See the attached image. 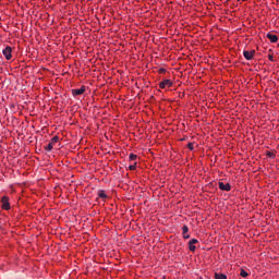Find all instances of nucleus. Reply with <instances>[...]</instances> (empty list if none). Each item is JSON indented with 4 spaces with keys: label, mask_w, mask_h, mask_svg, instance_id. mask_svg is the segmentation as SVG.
Listing matches in <instances>:
<instances>
[{
    "label": "nucleus",
    "mask_w": 279,
    "mask_h": 279,
    "mask_svg": "<svg viewBox=\"0 0 279 279\" xmlns=\"http://www.w3.org/2000/svg\"><path fill=\"white\" fill-rule=\"evenodd\" d=\"M1 208L3 210H10V197L8 196H2L1 198Z\"/></svg>",
    "instance_id": "f257e3e1"
},
{
    "label": "nucleus",
    "mask_w": 279,
    "mask_h": 279,
    "mask_svg": "<svg viewBox=\"0 0 279 279\" xmlns=\"http://www.w3.org/2000/svg\"><path fill=\"white\" fill-rule=\"evenodd\" d=\"M58 141H60V137L53 136L51 138L50 143L47 146H45L46 151H51V149H53V145H56V143H58Z\"/></svg>",
    "instance_id": "f03ea898"
},
{
    "label": "nucleus",
    "mask_w": 279,
    "mask_h": 279,
    "mask_svg": "<svg viewBox=\"0 0 279 279\" xmlns=\"http://www.w3.org/2000/svg\"><path fill=\"white\" fill-rule=\"evenodd\" d=\"M173 86V82L169 78H166L159 83V88H171Z\"/></svg>",
    "instance_id": "7ed1b4c3"
},
{
    "label": "nucleus",
    "mask_w": 279,
    "mask_h": 279,
    "mask_svg": "<svg viewBox=\"0 0 279 279\" xmlns=\"http://www.w3.org/2000/svg\"><path fill=\"white\" fill-rule=\"evenodd\" d=\"M2 53L7 60H12V47H5V49L2 50Z\"/></svg>",
    "instance_id": "20e7f679"
},
{
    "label": "nucleus",
    "mask_w": 279,
    "mask_h": 279,
    "mask_svg": "<svg viewBox=\"0 0 279 279\" xmlns=\"http://www.w3.org/2000/svg\"><path fill=\"white\" fill-rule=\"evenodd\" d=\"M84 93H86V86H82L78 89H72V95L74 97H77L78 95H84Z\"/></svg>",
    "instance_id": "39448f33"
},
{
    "label": "nucleus",
    "mask_w": 279,
    "mask_h": 279,
    "mask_svg": "<svg viewBox=\"0 0 279 279\" xmlns=\"http://www.w3.org/2000/svg\"><path fill=\"white\" fill-rule=\"evenodd\" d=\"M254 53H256V50H251V51L244 50L243 51V56H244L245 60H252V58H254Z\"/></svg>",
    "instance_id": "423d86ee"
},
{
    "label": "nucleus",
    "mask_w": 279,
    "mask_h": 279,
    "mask_svg": "<svg viewBox=\"0 0 279 279\" xmlns=\"http://www.w3.org/2000/svg\"><path fill=\"white\" fill-rule=\"evenodd\" d=\"M218 186H219L220 191H230L232 189L230 183H223V182H219Z\"/></svg>",
    "instance_id": "0eeeda50"
},
{
    "label": "nucleus",
    "mask_w": 279,
    "mask_h": 279,
    "mask_svg": "<svg viewBox=\"0 0 279 279\" xmlns=\"http://www.w3.org/2000/svg\"><path fill=\"white\" fill-rule=\"evenodd\" d=\"M182 234L183 239H191V235L189 234V226L184 225L182 227Z\"/></svg>",
    "instance_id": "6e6552de"
},
{
    "label": "nucleus",
    "mask_w": 279,
    "mask_h": 279,
    "mask_svg": "<svg viewBox=\"0 0 279 279\" xmlns=\"http://www.w3.org/2000/svg\"><path fill=\"white\" fill-rule=\"evenodd\" d=\"M266 38H268V40H270V43H278V35H274L271 33H268L266 35Z\"/></svg>",
    "instance_id": "1a4fd4ad"
},
{
    "label": "nucleus",
    "mask_w": 279,
    "mask_h": 279,
    "mask_svg": "<svg viewBox=\"0 0 279 279\" xmlns=\"http://www.w3.org/2000/svg\"><path fill=\"white\" fill-rule=\"evenodd\" d=\"M98 197H100V199H107L108 195L106 194V191L99 190L98 191Z\"/></svg>",
    "instance_id": "9d476101"
},
{
    "label": "nucleus",
    "mask_w": 279,
    "mask_h": 279,
    "mask_svg": "<svg viewBox=\"0 0 279 279\" xmlns=\"http://www.w3.org/2000/svg\"><path fill=\"white\" fill-rule=\"evenodd\" d=\"M215 279H228V276H226L225 274L216 272L215 274Z\"/></svg>",
    "instance_id": "9b49d317"
},
{
    "label": "nucleus",
    "mask_w": 279,
    "mask_h": 279,
    "mask_svg": "<svg viewBox=\"0 0 279 279\" xmlns=\"http://www.w3.org/2000/svg\"><path fill=\"white\" fill-rule=\"evenodd\" d=\"M240 276H241L242 278H247V276H250V274H247V271H245V269H241Z\"/></svg>",
    "instance_id": "f8f14e48"
},
{
    "label": "nucleus",
    "mask_w": 279,
    "mask_h": 279,
    "mask_svg": "<svg viewBox=\"0 0 279 279\" xmlns=\"http://www.w3.org/2000/svg\"><path fill=\"white\" fill-rule=\"evenodd\" d=\"M197 243H199V241L197 239H192L189 241V245H195Z\"/></svg>",
    "instance_id": "ddd939ff"
},
{
    "label": "nucleus",
    "mask_w": 279,
    "mask_h": 279,
    "mask_svg": "<svg viewBox=\"0 0 279 279\" xmlns=\"http://www.w3.org/2000/svg\"><path fill=\"white\" fill-rule=\"evenodd\" d=\"M189 250H190V252H195V250H197V247L195 246V244H189Z\"/></svg>",
    "instance_id": "4468645a"
},
{
    "label": "nucleus",
    "mask_w": 279,
    "mask_h": 279,
    "mask_svg": "<svg viewBox=\"0 0 279 279\" xmlns=\"http://www.w3.org/2000/svg\"><path fill=\"white\" fill-rule=\"evenodd\" d=\"M129 158H130V160H136L137 156L134 155V154H131V155L129 156Z\"/></svg>",
    "instance_id": "2eb2a0df"
},
{
    "label": "nucleus",
    "mask_w": 279,
    "mask_h": 279,
    "mask_svg": "<svg viewBox=\"0 0 279 279\" xmlns=\"http://www.w3.org/2000/svg\"><path fill=\"white\" fill-rule=\"evenodd\" d=\"M159 73L162 75V74L167 73V70L165 68H160Z\"/></svg>",
    "instance_id": "dca6fc26"
},
{
    "label": "nucleus",
    "mask_w": 279,
    "mask_h": 279,
    "mask_svg": "<svg viewBox=\"0 0 279 279\" xmlns=\"http://www.w3.org/2000/svg\"><path fill=\"white\" fill-rule=\"evenodd\" d=\"M187 148H189L190 151H193V143H189Z\"/></svg>",
    "instance_id": "f3484780"
},
{
    "label": "nucleus",
    "mask_w": 279,
    "mask_h": 279,
    "mask_svg": "<svg viewBox=\"0 0 279 279\" xmlns=\"http://www.w3.org/2000/svg\"><path fill=\"white\" fill-rule=\"evenodd\" d=\"M130 171H134L136 169V163L129 167Z\"/></svg>",
    "instance_id": "a211bd4d"
},
{
    "label": "nucleus",
    "mask_w": 279,
    "mask_h": 279,
    "mask_svg": "<svg viewBox=\"0 0 279 279\" xmlns=\"http://www.w3.org/2000/svg\"><path fill=\"white\" fill-rule=\"evenodd\" d=\"M269 158H276V155L274 153H268Z\"/></svg>",
    "instance_id": "6ab92c4d"
},
{
    "label": "nucleus",
    "mask_w": 279,
    "mask_h": 279,
    "mask_svg": "<svg viewBox=\"0 0 279 279\" xmlns=\"http://www.w3.org/2000/svg\"><path fill=\"white\" fill-rule=\"evenodd\" d=\"M268 59L270 60V62H274V56L269 54Z\"/></svg>",
    "instance_id": "aec40b11"
},
{
    "label": "nucleus",
    "mask_w": 279,
    "mask_h": 279,
    "mask_svg": "<svg viewBox=\"0 0 279 279\" xmlns=\"http://www.w3.org/2000/svg\"><path fill=\"white\" fill-rule=\"evenodd\" d=\"M238 1H245V0H238Z\"/></svg>",
    "instance_id": "412c9836"
}]
</instances>
